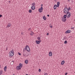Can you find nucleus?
Wrapping results in <instances>:
<instances>
[{
	"label": "nucleus",
	"mask_w": 75,
	"mask_h": 75,
	"mask_svg": "<svg viewBox=\"0 0 75 75\" xmlns=\"http://www.w3.org/2000/svg\"><path fill=\"white\" fill-rule=\"evenodd\" d=\"M40 42H40H41V40H40V41H39Z\"/></svg>",
	"instance_id": "obj_43"
},
{
	"label": "nucleus",
	"mask_w": 75,
	"mask_h": 75,
	"mask_svg": "<svg viewBox=\"0 0 75 75\" xmlns=\"http://www.w3.org/2000/svg\"><path fill=\"white\" fill-rule=\"evenodd\" d=\"M18 54L19 55H21V53H20V52H18Z\"/></svg>",
	"instance_id": "obj_31"
},
{
	"label": "nucleus",
	"mask_w": 75,
	"mask_h": 75,
	"mask_svg": "<svg viewBox=\"0 0 75 75\" xmlns=\"http://www.w3.org/2000/svg\"><path fill=\"white\" fill-rule=\"evenodd\" d=\"M47 17H49V16H50V15H47Z\"/></svg>",
	"instance_id": "obj_40"
},
{
	"label": "nucleus",
	"mask_w": 75,
	"mask_h": 75,
	"mask_svg": "<svg viewBox=\"0 0 75 75\" xmlns=\"http://www.w3.org/2000/svg\"><path fill=\"white\" fill-rule=\"evenodd\" d=\"M43 18L44 20H45L46 19V17L45 16H43Z\"/></svg>",
	"instance_id": "obj_20"
},
{
	"label": "nucleus",
	"mask_w": 75,
	"mask_h": 75,
	"mask_svg": "<svg viewBox=\"0 0 75 75\" xmlns=\"http://www.w3.org/2000/svg\"><path fill=\"white\" fill-rule=\"evenodd\" d=\"M68 14H71V12H69V11H68V12H67V15H68Z\"/></svg>",
	"instance_id": "obj_25"
},
{
	"label": "nucleus",
	"mask_w": 75,
	"mask_h": 75,
	"mask_svg": "<svg viewBox=\"0 0 75 75\" xmlns=\"http://www.w3.org/2000/svg\"><path fill=\"white\" fill-rule=\"evenodd\" d=\"M45 75H48V74L47 73H45Z\"/></svg>",
	"instance_id": "obj_34"
},
{
	"label": "nucleus",
	"mask_w": 75,
	"mask_h": 75,
	"mask_svg": "<svg viewBox=\"0 0 75 75\" xmlns=\"http://www.w3.org/2000/svg\"><path fill=\"white\" fill-rule=\"evenodd\" d=\"M52 25H51V26H50V27H51V28H52Z\"/></svg>",
	"instance_id": "obj_46"
},
{
	"label": "nucleus",
	"mask_w": 75,
	"mask_h": 75,
	"mask_svg": "<svg viewBox=\"0 0 75 75\" xmlns=\"http://www.w3.org/2000/svg\"><path fill=\"white\" fill-rule=\"evenodd\" d=\"M57 6L56 4H55L54 6V10L57 9Z\"/></svg>",
	"instance_id": "obj_9"
},
{
	"label": "nucleus",
	"mask_w": 75,
	"mask_h": 75,
	"mask_svg": "<svg viewBox=\"0 0 75 75\" xmlns=\"http://www.w3.org/2000/svg\"><path fill=\"white\" fill-rule=\"evenodd\" d=\"M13 75H14V74H13Z\"/></svg>",
	"instance_id": "obj_54"
},
{
	"label": "nucleus",
	"mask_w": 75,
	"mask_h": 75,
	"mask_svg": "<svg viewBox=\"0 0 75 75\" xmlns=\"http://www.w3.org/2000/svg\"><path fill=\"white\" fill-rule=\"evenodd\" d=\"M65 38L64 37V38L63 39V40H65Z\"/></svg>",
	"instance_id": "obj_42"
},
{
	"label": "nucleus",
	"mask_w": 75,
	"mask_h": 75,
	"mask_svg": "<svg viewBox=\"0 0 75 75\" xmlns=\"http://www.w3.org/2000/svg\"><path fill=\"white\" fill-rule=\"evenodd\" d=\"M11 23H9L8 24V25L7 26V28L8 27V28H9V27H11Z\"/></svg>",
	"instance_id": "obj_10"
},
{
	"label": "nucleus",
	"mask_w": 75,
	"mask_h": 75,
	"mask_svg": "<svg viewBox=\"0 0 75 75\" xmlns=\"http://www.w3.org/2000/svg\"><path fill=\"white\" fill-rule=\"evenodd\" d=\"M25 63L26 64H28V60H26L25 61Z\"/></svg>",
	"instance_id": "obj_18"
},
{
	"label": "nucleus",
	"mask_w": 75,
	"mask_h": 75,
	"mask_svg": "<svg viewBox=\"0 0 75 75\" xmlns=\"http://www.w3.org/2000/svg\"><path fill=\"white\" fill-rule=\"evenodd\" d=\"M69 11H68V8H65L64 10V13H65L66 14H67V13H68V12Z\"/></svg>",
	"instance_id": "obj_3"
},
{
	"label": "nucleus",
	"mask_w": 75,
	"mask_h": 75,
	"mask_svg": "<svg viewBox=\"0 0 75 75\" xmlns=\"http://www.w3.org/2000/svg\"><path fill=\"white\" fill-rule=\"evenodd\" d=\"M21 68H22L23 67V65H22V64L21 63H20L19 64V66Z\"/></svg>",
	"instance_id": "obj_17"
},
{
	"label": "nucleus",
	"mask_w": 75,
	"mask_h": 75,
	"mask_svg": "<svg viewBox=\"0 0 75 75\" xmlns=\"http://www.w3.org/2000/svg\"><path fill=\"white\" fill-rule=\"evenodd\" d=\"M9 57L10 58H11L12 56L14 55V51L12 50L11 51V52H9Z\"/></svg>",
	"instance_id": "obj_2"
},
{
	"label": "nucleus",
	"mask_w": 75,
	"mask_h": 75,
	"mask_svg": "<svg viewBox=\"0 0 75 75\" xmlns=\"http://www.w3.org/2000/svg\"><path fill=\"white\" fill-rule=\"evenodd\" d=\"M14 64V61H12L11 62V65H13Z\"/></svg>",
	"instance_id": "obj_22"
},
{
	"label": "nucleus",
	"mask_w": 75,
	"mask_h": 75,
	"mask_svg": "<svg viewBox=\"0 0 75 75\" xmlns=\"http://www.w3.org/2000/svg\"><path fill=\"white\" fill-rule=\"evenodd\" d=\"M49 56H50V57L51 56H52V52H49Z\"/></svg>",
	"instance_id": "obj_15"
},
{
	"label": "nucleus",
	"mask_w": 75,
	"mask_h": 75,
	"mask_svg": "<svg viewBox=\"0 0 75 75\" xmlns=\"http://www.w3.org/2000/svg\"><path fill=\"white\" fill-rule=\"evenodd\" d=\"M67 74H68V73H66L65 74V75H67Z\"/></svg>",
	"instance_id": "obj_37"
},
{
	"label": "nucleus",
	"mask_w": 75,
	"mask_h": 75,
	"mask_svg": "<svg viewBox=\"0 0 75 75\" xmlns=\"http://www.w3.org/2000/svg\"><path fill=\"white\" fill-rule=\"evenodd\" d=\"M23 54L24 57H27V55L26 54H27V52H24Z\"/></svg>",
	"instance_id": "obj_6"
},
{
	"label": "nucleus",
	"mask_w": 75,
	"mask_h": 75,
	"mask_svg": "<svg viewBox=\"0 0 75 75\" xmlns=\"http://www.w3.org/2000/svg\"><path fill=\"white\" fill-rule=\"evenodd\" d=\"M71 29H73V30H74V27L71 28Z\"/></svg>",
	"instance_id": "obj_33"
},
{
	"label": "nucleus",
	"mask_w": 75,
	"mask_h": 75,
	"mask_svg": "<svg viewBox=\"0 0 75 75\" xmlns=\"http://www.w3.org/2000/svg\"><path fill=\"white\" fill-rule=\"evenodd\" d=\"M41 69H39V72H41Z\"/></svg>",
	"instance_id": "obj_32"
},
{
	"label": "nucleus",
	"mask_w": 75,
	"mask_h": 75,
	"mask_svg": "<svg viewBox=\"0 0 75 75\" xmlns=\"http://www.w3.org/2000/svg\"><path fill=\"white\" fill-rule=\"evenodd\" d=\"M29 55H29V54L28 55H27V57H28V56Z\"/></svg>",
	"instance_id": "obj_49"
},
{
	"label": "nucleus",
	"mask_w": 75,
	"mask_h": 75,
	"mask_svg": "<svg viewBox=\"0 0 75 75\" xmlns=\"http://www.w3.org/2000/svg\"><path fill=\"white\" fill-rule=\"evenodd\" d=\"M25 75H28V74H25Z\"/></svg>",
	"instance_id": "obj_51"
},
{
	"label": "nucleus",
	"mask_w": 75,
	"mask_h": 75,
	"mask_svg": "<svg viewBox=\"0 0 75 75\" xmlns=\"http://www.w3.org/2000/svg\"><path fill=\"white\" fill-rule=\"evenodd\" d=\"M50 25H52V24L51 23H50Z\"/></svg>",
	"instance_id": "obj_53"
},
{
	"label": "nucleus",
	"mask_w": 75,
	"mask_h": 75,
	"mask_svg": "<svg viewBox=\"0 0 75 75\" xmlns=\"http://www.w3.org/2000/svg\"><path fill=\"white\" fill-rule=\"evenodd\" d=\"M60 4V3L59 2H57V7H59V4Z\"/></svg>",
	"instance_id": "obj_12"
},
{
	"label": "nucleus",
	"mask_w": 75,
	"mask_h": 75,
	"mask_svg": "<svg viewBox=\"0 0 75 75\" xmlns=\"http://www.w3.org/2000/svg\"><path fill=\"white\" fill-rule=\"evenodd\" d=\"M1 67V65L0 64V69Z\"/></svg>",
	"instance_id": "obj_47"
},
{
	"label": "nucleus",
	"mask_w": 75,
	"mask_h": 75,
	"mask_svg": "<svg viewBox=\"0 0 75 75\" xmlns=\"http://www.w3.org/2000/svg\"><path fill=\"white\" fill-rule=\"evenodd\" d=\"M37 39H38V40H41V38H40V37H39L37 38Z\"/></svg>",
	"instance_id": "obj_27"
},
{
	"label": "nucleus",
	"mask_w": 75,
	"mask_h": 75,
	"mask_svg": "<svg viewBox=\"0 0 75 75\" xmlns=\"http://www.w3.org/2000/svg\"><path fill=\"white\" fill-rule=\"evenodd\" d=\"M31 33H33V31H31Z\"/></svg>",
	"instance_id": "obj_44"
},
{
	"label": "nucleus",
	"mask_w": 75,
	"mask_h": 75,
	"mask_svg": "<svg viewBox=\"0 0 75 75\" xmlns=\"http://www.w3.org/2000/svg\"><path fill=\"white\" fill-rule=\"evenodd\" d=\"M36 42V43L37 44H40V42L38 40H36L35 41Z\"/></svg>",
	"instance_id": "obj_13"
},
{
	"label": "nucleus",
	"mask_w": 75,
	"mask_h": 75,
	"mask_svg": "<svg viewBox=\"0 0 75 75\" xmlns=\"http://www.w3.org/2000/svg\"><path fill=\"white\" fill-rule=\"evenodd\" d=\"M21 34H22V35H23V33L22 32V33H21Z\"/></svg>",
	"instance_id": "obj_41"
},
{
	"label": "nucleus",
	"mask_w": 75,
	"mask_h": 75,
	"mask_svg": "<svg viewBox=\"0 0 75 75\" xmlns=\"http://www.w3.org/2000/svg\"><path fill=\"white\" fill-rule=\"evenodd\" d=\"M71 14H69L68 15H68H67V18H69V17H71Z\"/></svg>",
	"instance_id": "obj_19"
},
{
	"label": "nucleus",
	"mask_w": 75,
	"mask_h": 75,
	"mask_svg": "<svg viewBox=\"0 0 75 75\" xmlns=\"http://www.w3.org/2000/svg\"><path fill=\"white\" fill-rule=\"evenodd\" d=\"M42 6H43V5H42V4L41 5V7H42Z\"/></svg>",
	"instance_id": "obj_45"
},
{
	"label": "nucleus",
	"mask_w": 75,
	"mask_h": 75,
	"mask_svg": "<svg viewBox=\"0 0 75 75\" xmlns=\"http://www.w3.org/2000/svg\"><path fill=\"white\" fill-rule=\"evenodd\" d=\"M6 50H7V48H6Z\"/></svg>",
	"instance_id": "obj_50"
},
{
	"label": "nucleus",
	"mask_w": 75,
	"mask_h": 75,
	"mask_svg": "<svg viewBox=\"0 0 75 75\" xmlns=\"http://www.w3.org/2000/svg\"><path fill=\"white\" fill-rule=\"evenodd\" d=\"M68 11H69V10H71V7H69V8H68Z\"/></svg>",
	"instance_id": "obj_29"
},
{
	"label": "nucleus",
	"mask_w": 75,
	"mask_h": 75,
	"mask_svg": "<svg viewBox=\"0 0 75 75\" xmlns=\"http://www.w3.org/2000/svg\"><path fill=\"white\" fill-rule=\"evenodd\" d=\"M67 14H66V15H64L63 16V18H67Z\"/></svg>",
	"instance_id": "obj_14"
},
{
	"label": "nucleus",
	"mask_w": 75,
	"mask_h": 75,
	"mask_svg": "<svg viewBox=\"0 0 75 75\" xmlns=\"http://www.w3.org/2000/svg\"><path fill=\"white\" fill-rule=\"evenodd\" d=\"M4 71H6V70L7 69V66H5L4 67Z\"/></svg>",
	"instance_id": "obj_21"
},
{
	"label": "nucleus",
	"mask_w": 75,
	"mask_h": 75,
	"mask_svg": "<svg viewBox=\"0 0 75 75\" xmlns=\"http://www.w3.org/2000/svg\"><path fill=\"white\" fill-rule=\"evenodd\" d=\"M3 74V71H0V75H1V74Z\"/></svg>",
	"instance_id": "obj_26"
},
{
	"label": "nucleus",
	"mask_w": 75,
	"mask_h": 75,
	"mask_svg": "<svg viewBox=\"0 0 75 75\" xmlns=\"http://www.w3.org/2000/svg\"><path fill=\"white\" fill-rule=\"evenodd\" d=\"M39 9H41V10H43V8H42V6H41L40 8Z\"/></svg>",
	"instance_id": "obj_30"
},
{
	"label": "nucleus",
	"mask_w": 75,
	"mask_h": 75,
	"mask_svg": "<svg viewBox=\"0 0 75 75\" xmlns=\"http://www.w3.org/2000/svg\"><path fill=\"white\" fill-rule=\"evenodd\" d=\"M71 32V31L69 30H68L65 32V34H68L70 33Z\"/></svg>",
	"instance_id": "obj_4"
},
{
	"label": "nucleus",
	"mask_w": 75,
	"mask_h": 75,
	"mask_svg": "<svg viewBox=\"0 0 75 75\" xmlns=\"http://www.w3.org/2000/svg\"><path fill=\"white\" fill-rule=\"evenodd\" d=\"M32 6H34L35 5V3L34 2L32 4H31Z\"/></svg>",
	"instance_id": "obj_24"
},
{
	"label": "nucleus",
	"mask_w": 75,
	"mask_h": 75,
	"mask_svg": "<svg viewBox=\"0 0 75 75\" xmlns=\"http://www.w3.org/2000/svg\"><path fill=\"white\" fill-rule=\"evenodd\" d=\"M68 1H70V0H68Z\"/></svg>",
	"instance_id": "obj_48"
},
{
	"label": "nucleus",
	"mask_w": 75,
	"mask_h": 75,
	"mask_svg": "<svg viewBox=\"0 0 75 75\" xmlns=\"http://www.w3.org/2000/svg\"><path fill=\"white\" fill-rule=\"evenodd\" d=\"M9 3H10V1H9Z\"/></svg>",
	"instance_id": "obj_52"
},
{
	"label": "nucleus",
	"mask_w": 75,
	"mask_h": 75,
	"mask_svg": "<svg viewBox=\"0 0 75 75\" xmlns=\"http://www.w3.org/2000/svg\"><path fill=\"white\" fill-rule=\"evenodd\" d=\"M49 34V33H47V35H48Z\"/></svg>",
	"instance_id": "obj_39"
},
{
	"label": "nucleus",
	"mask_w": 75,
	"mask_h": 75,
	"mask_svg": "<svg viewBox=\"0 0 75 75\" xmlns=\"http://www.w3.org/2000/svg\"><path fill=\"white\" fill-rule=\"evenodd\" d=\"M21 69V67H20L19 66H18L16 67L17 70H20V69Z\"/></svg>",
	"instance_id": "obj_7"
},
{
	"label": "nucleus",
	"mask_w": 75,
	"mask_h": 75,
	"mask_svg": "<svg viewBox=\"0 0 75 75\" xmlns=\"http://www.w3.org/2000/svg\"><path fill=\"white\" fill-rule=\"evenodd\" d=\"M31 8L32 10H35V6H33L31 7Z\"/></svg>",
	"instance_id": "obj_8"
},
{
	"label": "nucleus",
	"mask_w": 75,
	"mask_h": 75,
	"mask_svg": "<svg viewBox=\"0 0 75 75\" xmlns=\"http://www.w3.org/2000/svg\"><path fill=\"white\" fill-rule=\"evenodd\" d=\"M66 20H67V18H63V17L62 18V21H63V22H65L66 21Z\"/></svg>",
	"instance_id": "obj_5"
},
{
	"label": "nucleus",
	"mask_w": 75,
	"mask_h": 75,
	"mask_svg": "<svg viewBox=\"0 0 75 75\" xmlns=\"http://www.w3.org/2000/svg\"><path fill=\"white\" fill-rule=\"evenodd\" d=\"M29 12L30 13H32V10H31V9H30L29 10Z\"/></svg>",
	"instance_id": "obj_23"
},
{
	"label": "nucleus",
	"mask_w": 75,
	"mask_h": 75,
	"mask_svg": "<svg viewBox=\"0 0 75 75\" xmlns=\"http://www.w3.org/2000/svg\"><path fill=\"white\" fill-rule=\"evenodd\" d=\"M2 15H0V17H2Z\"/></svg>",
	"instance_id": "obj_36"
},
{
	"label": "nucleus",
	"mask_w": 75,
	"mask_h": 75,
	"mask_svg": "<svg viewBox=\"0 0 75 75\" xmlns=\"http://www.w3.org/2000/svg\"><path fill=\"white\" fill-rule=\"evenodd\" d=\"M30 30H31V28H29V29H28L29 31H30Z\"/></svg>",
	"instance_id": "obj_38"
},
{
	"label": "nucleus",
	"mask_w": 75,
	"mask_h": 75,
	"mask_svg": "<svg viewBox=\"0 0 75 75\" xmlns=\"http://www.w3.org/2000/svg\"><path fill=\"white\" fill-rule=\"evenodd\" d=\"M64 64H65V61L64 60H63L61 64L62 65H64Z\"/></svg>",
	"instance_id": "obj_11"
},
{
	"label": "nucleus",
	"mask_w": 75,
	"mask_h": 75,
	"mask_svg": "<svg viewBox=\"0 0 75 75\" xmlns=\"http://www.w3.org/2000/svg\"><path fill=\"white\" fill-rule=\"evenodd\" d=\"M39 13H42V10L41 9H39Z\"/></svg>",
	"instance_id": "obj_16"
},
{
	"label": "nucleus",
	"mask_w": 75,
	"mask_h": 75,
	"mask_svg": "<svg viewBox=\"0 0 75 75\" xmlns=\"http://www.w3.org/2000/svg\"><path fill=\"white\" fill-rule=\"evenodd\" d=\"M25 50H26L28 51V52H30V49L28 45H26L25 47V48H24L23 49V52Z\"/></svg>",
	"instance_id": "obj_1"
},
{
	"label": "nucleus",
	"mask_w": 75,
	"mask_h": 75,
	"mask_svg": "<svg viewBox=\"0 0 75 75\" xmlns=\"http://www.w3.org/2000/svg\"><path fill=\"white\" fill-rule=\"evenodd\" d=\"M30 35H33V34H32L31 33L30 34Z\"/></svg>",
	"instance_id": "obj_35"
},
{
	"label": "nucleus",
	"mask_w": 75,
	"mask_h": 75,
	"mask_svg": "<svg viewBox=\"0 0 75 75\" xmlns=\"http://www.w3.org/2000/svg\"><path fill=\"white\" fill-rule=\"evenodd\" d=\"M64 43L65 44H67V40H65L64 42Z\"/></svg>",
	"instance_id": "obj_28"
}]
</instances>
